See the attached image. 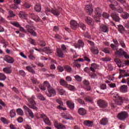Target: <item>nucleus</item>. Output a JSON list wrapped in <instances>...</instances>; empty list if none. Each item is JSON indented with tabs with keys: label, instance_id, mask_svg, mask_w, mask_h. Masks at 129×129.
<instances>
[{
	"label": "nucleus",
	"instance_id": "1",
	"mask_svg": "<svg viewBox=\"0 0 129 129\" xmlns=\"http://www.w3.org/2000/svg\"><path fill=\"white\" fill-rule=\"evenodd\" d=\"M35 99H36V97L35 96H32L30 98H28V103L27 104L28 106L30 107V108H32L34 109V110H38V108L37 107L36 102H35Z\"/></svg>",
	"mask_w": 129,
	"mask_h": 129
},
{
	"label": "nucleus",
	"instance_id": "2",
	"mask_svg": "<svg viewBox=\"0 0 129 129\" xmlns=\"http://www.w3.org/2000/svg\"><path fill=\"white\" fill-rule=\"evenodd\" d=\"M78 27H80L82 30L84 31L86 29V26H85V24L80 22L79 24L77 23V22L76 21H71V28L73 30H76Z\"/></svg>",
	"mask_w": 129,
	"mask_h": 129
},
{
	"label": "nucleus",
	"instance_id": "3",
	"mask_svg": "<svg viewBox=\"0 0 129 129\" xmlns=\"http://www.w3.org/2000/svg\"><path fill=\"white\" fill-rule=\"evenodd\" d=\"M95 15L94 16V19L97 22H99V18L101 17L102 15V10L100 8H96L95 9Z\"/></svg>",
	"mask_w": 129,
	"mask_h": 129
},
{
	"label": "nucleus",
	"instance_id": "4",
	"mask_svg": "<svg viewBox=\"0 0 129 129\" xmlns=\"http://www.w3.org/2000/svg\"><path fill=\"white\" fill-rule=\"evenodd\" d=\"M26 29L27 30L28 32L31 34L32 36H34V37H36L37 36V33L35 32L34 30H35V27H34L33 25H27L25 26Z\"/></svg>",
	"mask_w": 129,
	"mask_h": 129
},
{
	"label": "nucleus",
	"instance_id": "5",
	"mask_svg": "<svg viewBox=\"0 0 129 129\" xmlns=\"http://www.w3.org/2000/svg\"><path fill=\"white\" fill-rule=\"evenodd\" d=\"M116 55H118L119 57L124 56L126 59H129V56L126 52L123 51L122 48H120L119 50H117L115 52Z\"/></svg>",
	"mask_w": 129,
	"mask_h": 129
},
{
	"label": "nucleus",
	"instance_id": "6",
	"mask_svg": "<svg viewBox=\"0 0 129 129\" xmlns=\"http://www.w3.org/2000/svg\"><path fill=\"white\" fill-rule=\"evenodd\" d=\"M97 104L101 108H106L108 105L107 102L102 99L98 100Z\"/></svg>",
	"mask_w": 129,
	"mask_h": 129
},
{
	"label": "nucleus",
	"instance_id": "7",
	"mask_svg": "<svg viewBox=\"0 0 129 129\" xmlns=\"http://www.w3.org/2000/svg\"><path fill=\"white\" fill-rule=\"evenodd\" d=\"M40 118H43L44 122L48 125H51V121L49 119V118L46 116L45 114H40L39 115Z\"/></svg>",
	"mask_w": 129,
	"mask_h": 129
},
{
	"label": "nucleus",
	"instance_id": "8",
	"mask_svg": "<svg viewBox=\"0 0 129 129\" xmlns=\"http://www.w3.org/2000/svg\"><path fill=\"white\" fill-rule=\"evenodd\" d=\"M127 112L126 111H122L118 114L117 117L120 120H123V119H125V118L127 117Z\"/></svg>",
	"mask_w": 129,
	"mask_h": 129
},
{
	"label": "nucleus",
	"instance_id": "9",
	"mask_svg": "<svg viewBox=\"0 0 129 129\" xmlns=\"http://www.w3.org/2000/svg\"><path fill=\"white\" fill-rule=\"evenodd\" d=\"M110 16L115 22H120V18L119 17V15L116 12H113L111 13Z\"/></svg>",
	"mask_w": 129,
	"mask_h": 129
},
{
	"label": "nucleus",
	"instance_id": "10",
	"mask_svg": "<svg viewBox=\"0 0 129 129\" xmlns=\"http://www.w3.org/2000/svg\"><path fill=\"white\" fill-rule=\"evenodd\" d=\"M100 30L101 32H103V33H108V32H109L108 26L104 24L100 25Z\"/></svg>",
	"mask_w": 129,
	"mask_h": 129
},
{
	"label": "nucleus",
	"instance_id": "11",
	"mask_svg": "<svg viewBox=\"0 0 129 129\" xmlns=\"http://www.w3.org/2000/svg\"><path fill=\"white\" fill-rule=\"evenodd\" d=\"M74 46L78 49L83 48L84 47V42L81 40H79L78 43L74 44Z\"/></svg>",
	"mask_w": 129,
	"mask_h": 129
},
{
	"label": "nucleus",
	"instance_id": "12",
	"mask_svg": "<svg viewBox=\"0 0 129 129\" xmlns=\"http://www.w3.org/2000/svg\"><path fill=\"white\" fill-rule=\"evenodd\" d=\"M23 108L25 112H28L29 116L32 117V118H34V113H33V111H32V110H31L30 108H29V107H28L26 105H24L23 106Z\"/></svg>",
	"mask_w": 129,
	"mask_h": 129
},
{
	"label": "nucleus",
	"instance_id": "13",
	"mask_svg": "<svg viewBox=\"0 0 129 129\" xmlns=\"http://www.w3.org/2000/svg\"><path fill=\"white\" fill-rule=\"evenodd\" d=\"M49 94H47L48 97H52V96H55L56 95V91L53 88H49L48 90Z\"/></svg>",
	"mask_w": 129,
	"mask_h": 129
},
{
	"label": "nucleus",
	"instance_id": "14",
	"mask_svg": "<svg viewBox=\"0 0 129 129\" xmlns=\"http://www.w3.org/2000/svg\"><path fill=\"white\" fill-rule=\"evenodd\" d=\"M85 10L86 13H88V15H91V13H93V8H92V5H86Z\"/></svg>",
	"mask_w": 129,
	"mask_h": 129
},
{
	"label": "nucleus",
	"instance_id": "15",
	"mask_svg": "<svg viewBox=\"0 0 129 129\" xmlns=\"http://www.w3.org/2000/svg\"><path fill=\"white\" fill-rule=\"evenodd\" d=\"M29 15L30 18L33 20V21H35V22H40V17H39V16L33 13H30Z\"/></svg>",
	"mask_w": 129,
	"mask_h": 129
},
{
	"label": "nucleus",
	"instance_id": "16",
	"mask_svg": "<svg viewBox=\"0 0 129 129\" xmlns=\"http://www.w3.org/2000/svg\"><path fill=\"white\" fill-rule=\"evenodd\" d=\"M60 11L56 8L51 9V14H52L53 16H55V17H59V16H60Z\"/></svg>",
	"mask_w": 129,
	"mask_h": 129
},
{
	"label": "nucleus",
	"instance_id": "17",
	"mask_svg": "<svg viewBox=\"0 0 129 129\" xmlns=\"http://www.w3.org/2000/svg\"><path fill=\"white\" fill-rule=\"evenodd\" d=\"M124 100L127 101V99H125L124 98L119 97L117 100L115 101V103L117 105H121Z\"/></svg>",
	"mask_w": 129,
	"mask_h": 129
},
{
	"label": "nucleus",
	"instance_id": "18",
	"mask_svg": "<svg viewBox=\"0 0 129 129\" xmlns=\"http://www.w3.org/2000/svg\"><path fill=\"white\" fill-rule=\"evenodd\" d=\"M84 124L86 125V126L92 127V126H93V121L89 120H86L84 121Z\"/></svg>",
	"mask_w": 129,
	"mask_h": 129
},
{
	"label": "nucleus",
	"instance_id": "19",
	"mask_svg": "<svg viewBox=\"0 0 129 129\" xmlns=\"http://www.w3.org/2000/svg\"><path fill=\"white\" fill-rule=\"evenodd\" d=\"M56 52L57 56L60 58H63L64 57V52H63V50L61 48H57Z\"/></svg>",
	"mask_w": 129,
	"mask_h": 129
},
{
	"label": "nucleus",
	"instance_id": "20",
	"mask_svg": "<svg viewBox=\"0 0 129 129\" xmlns=\"http://www.w3.org/2000/svg\"><path fill=\"white\" fill-rule=\"evenodd\" d=\"M120 91L122 93H125L127 92V86L123 85L120 87Z\"/></svg>",
	"mask_w": 129,
	"mask_h": 129
},
{
	"label": "nucleus",
	"instance_id": "21",
	"mask_svg": "<svg viewBox=\"0 0 129 129\" xmlns=\"http://www.w3.org/2000/svg\"><path fill=\"white\" fill-rule=\"evenodd\" d=\"M98 68V65L96 63H92L90 67L91 71L93 72V73H95V69H97Z\"/></svg>",
	"mask_w": 129,
	"mask_h": 129
},
{
	"label": "nucleus",
	"instance_id": "22",
	"mask_svg": "<svg viewBox=\"0 0 129 129\" xmlns=\"http://www.w3.org/2000/svg\"><path fill=\"white\" fill-rule=\"evenodd\" d=\"M19 16L21 19H24L25 20H27L28 18V14L24 12H20Z\"/></svg>",
	"mask_w": 129,
	"mask_h": 129
},
{
	"label": "nucleus",
	"instance_id": "23",
	"mask_svg": "<svg viewBox=\"0 0 129 129\" xmlns=\"http://www.w3.org/2000/svg\"><path fill=\"white\" fill-rule=\"evenodd\" d=\"M78 113L80 115H85L87 113L86 110L83 108H80L78 109Z\"/></svg>",
	"mask_w": 129,
	"mask_h": 129
},
{
	"label": "nucleus",
	"instance_id": "24",
	"mask_svg": "<svg viewBox=\"0 0 129 129\" xmlns=\"http://www.w3.org/2000/svg\"><path fill=\"white\" fill-rule=\"evenodd\" d=\"M54 126L56 127V128L57 129H65L66 128V127L64 125L61 123H54Z\"/></svg>",
	"mask_w": 129,
	"mask_h": 129
},
{
	"label": "nucleus",
	"instance_id": "25",
	"mask_svg": "<svg viewBox=\"0 0 129 129\" xmlns=\"http://www.w3.org/2000/svg\"><path fill=\"white\" fill-rule=\"evenodd\" d=\"M5 61H7L8 63H14V59L13 58V57L9 56V55H6L5 56Z\"/></svg>",
	"mask_w": 129,
	"mask_h": 129
},
{
	"label": "nucleus",
	"instance_id": "26",
	"mask_svg": "<svg viewBox=\"0 0 129 129\" xmlns=\"http://www.w3.org/2000/svg\"><path fill=\"white\" fill-rule=\"evenodd\" d=\"M114 62H115V63L117 64L118 67H123V64L122 63V62H121V61H120V60H119V59L115 58L114 59Z\"/></svg>",
	"mask_w": 129,
	"mask_h": 129
},
{
	"label": "nucleus",
	"instance_id": "27",
	"mask_svg": "<svg viewBox=\"0 0 129 129\" xmlns=\"http://www.w3.org/2000/svg\"><path fill=\"white\" fill-rule=\"evenodd\" d=\"M67 104L69 107V108H70V109H74L75 106H74V103H73V102L71 101H67Z\"/></svg>",
	"mask_w": 129,
	"mask_h": 129
},
{
	"label": "nucleus",
	"instance_id": "28",
	"mask_svg": "<svg viewBox=\"0 0 129 129\" xmlns=\"http://www.w3.org/2000/svg\"><path fill=\"white\" fill-rule=\"evenodd\" d=\"M85 21L88 25H93V20L90 17H87Z\"/></svg>",
	"mask_w": 129,
	"mask_h": 129
},
{
	"label": "nucleus",
	"instance_id": "29",
	"mask_svg": "<svg viewBox=\"0 0 129 129\" xmlns=\"http://www.w3.org/2000/svg\"><path fill=\"white\" fill-rule=\"evenodd\" d=\"M44 51L46 53V54H52L53 53V50L50 49V47H46L44 48Z\"/></svg>",
	"mask_w": 129,
	"mask_h": 129
},
{
	"label": "nucleus",
	"instance_id": "30",
	"mask_svg": "<svg viewBox=\"0 0 129 129\" xmlns=\"http://www.w3.org/2000/svg\"><path fill=\"white\" fill-rule=\"evenodd\" d=\"M118 31L121 33V34H122L124 31H125V29L123 27V26L121 25H118Z\"/></svg>",
	"mask_w": 129,
	"mask_h": 129
},
{
	"label": "nucleus",
	"instance_id": "31",
	"mask_svg": "<svg viewBox=\"0 0 129 129\" xmlns=\"http://www.w3.org/2000/svg\"><path fill=\"white\" fill-rule=\"evenodd\" d=\"M107 122H108V120L106 118H103L100 120V124L102 125H106V124H107Z\"/></svg>",
	"mask_w": 129,
	"mask_h": 129
},
{
	"label": "nucleus",
	"instance_id": "32",
	"mask_svg": "<svg viewBox=\"0 0 129 129\" xmlns=\"http://www.w3.org/2000/svg\"><path fill=\"white\" fill-rule=\"evenodd\" d=\"M59 83L60 85H62L64 87H67V86H68V84L67 83V82L63 79H60Z\"/></svg>",
	"mask_w": 129,
	"mask_h": 129
},
{
	"label": "nucleus",
	"instance_id": "33",
	"mask_svg": "<svg viewBox=\"0 0 129 129\" xmlns=\"http://www.w3.org/2000/svg\"><path fill=\"white\" fill-rule=\"evenodd\" d=\"M121 17L122 18V19L126 20L129 18V14L126 12H123L121 15Z\"/></svg>",
	"mask_w": 129,
	"mask_h": 129
},
{
	"label": "nucleus",
	"instance_id": "34",
	"mask_svg": "<svg viewBox=\"0 0 129 129\" xmlns=\"http://www.w3.org/2000/svg\"><path fill=\"white\" fill-rule=\"evenodd\" d=\"M63 117L66 119H73V117L68 113L63 114Z\"/></svg>",
	"mask_w": 129,
	"mask_h": 129
},
{
	"label": "nucleus",
	"instance_id": "35",
	"mask_svg": "<svg viewBox=\"0 0 129 129\" xmlns=\"http://www.w3.org/2000/svg\"><path fill=\"white\" fill-rule=\"evenodd\" d=\"M26 69L29 72H30V73H32V74H35V71L33 69V68H32V67L27 66L26 67Z\"/></svg>",
	"mask_w": 129,
	"mask_h": 129
},
{
	"label": "nucleus",
	"instance_id": "36",
	"mask_svg": "<svg viewBox=\"0 0 129 129\" xmlns=\"http://www.w3.org/2000/svg\"><path fill=\"white\" fill-rule=\"evenodd\" d=\"M3 71L7 74H11L12 69H11L10 68H5L3 69Z\"/></svg>",
	"mask_w": 129,
	"mask_h": 129
},
{
	"label": "nucleus",
	"instance_id": "37",
	"mask_svg": "<svg viewBox=\"0 0 129 129\" xmlns=\"http://www.w3.org/2000/svg\"><path fill=\"white\" fill-rule=\"evenodd\" d=\"M44 10L46 16H49V15H50L49 13H52V9H50L48 7H45Z\"/></svg>",
	"mask_w": 129,
	"mask_h": 129
},
{
	"label": "nucleus",
	"instance_id": "38",
	"mask_svg": "<svg viewBox=\"0 0 129 129\" xmlns=\"http://www.w3.org/2000/svg\"><path fill=\"white\" fill-rule=\"evenodd\" d=\"M118 41L119 42L120 45H121L122 48H125V43H124V41H123L122 39H119Z\"/></svg>",
	"mask_w": 129,
	"mask_h": 129
},
{
	"label": "nucleus",
	"instance_id": "39",
	"mask_svg": "<svg viewBox=\"0 0 129 129\" xmlns=\"http://www.w3.org/2000/svg\"><path fill=\"white\" fill-rule=\"evenodd\" d=\"M84 100H85V101H87L88 102H92V97L89 96H87V97H85L84 98Z\"/></svg>",
	"mask_w": 129,
	"mask_h": 129
},
{
	"label": "nucleus",
	"instance_id": "40",
	"mask_svg": "<svg viewBox=\"0 0 129 129\" xmlns=\"http://www.w3.org/2000/svg\"><path fill=\"white\" fill-rule=\"evenodd\" d=\"M91 50L92 53L95 55H97L98 54V53H99V51L97 48H92L91 49Z\"/></svg>",
	"mask_w": 129,
	"mask_h": 129
},
{
	"label": "nucleus",
	"instance_id": "41",
	"mask_svg": "<svg viewBox=\"0 0 129 129\" xmlns=\"http://www.w3.org/2000/svg\"><path fill=\"white\" fill-rule=\"evenodd\" d=\"M17 28H19V30L20 31H21V32H24V33H27V31H25V29L22 27L18 22L17 23Z\"/></svg>",
	"mask_w": 129,
	"mask_h": 129
},
{
	"label": "nucleus",
	"instance_id": "42",
	"mask_svg": "<svg viewBox=\"0 0 129 129\" xmlns=\"http://www.w3.org/2000/svg\"><path fill=\"white\" fill-rule=\"evenodd\" d=\"M34 10L36 11V12H41V5H35L34 7Z\"/></svg>",
	"mask_w": 129,
	"mask_h": 129
},
{
	"label": "nucleus",
	"instance_id": "43",
	"mask_svg": "<svg viewBox=\"0 0 129 129\" xmlns=\"http://www.w3.org/2000/svg\"><path fill=\"white\" fill-rule=\"evenodd\" d=\"M7 79L6 75L3 73H0V81H4Z\"/></svg>",
	"mask_w": 129,
	"mask_h": 129
},
{
	"label": "nucleus",
	"instance_id": "44",
	"mask_svg": "<svg viewBox=\"0 0 129 129\" xmlns=\"http://www.w3.org/2000/svg\"><path fill=\"white\" fill-rule=\"evenodd\" d=\"M43 86H44L45 88H47L48 90L51 87L50 84H49V82L47 81H45L44 82Z\"/></svg>",
	"mask_w": 129,
	"mask_h": 129
},
{
	"label": "nucleus",
	"instance_id": "45",
	"mask_svg": "<svg viewBox=\"0 0 129 129\" xmlns=\"http://www.w3.org/2000/svg\"><path fill=\"white\" fill-rule=\"evenodd\" d=\"M58 91L60 95H64V94H65V90L62 88H59Z\"/></svg>",
	"mask_w": 129,
	"mask_h": 129
},
{
	"label": "nucleus",
	"instance_id": "46",
	"mask_svg": "<svg viewBox=\"0 0 129 129\" xmlns=\"http://www.w3.org/2000/svg\"><path fill=\"white\" fill-rule=\"evenodd\" d=\"M17 112L19 115H23L24 114V111L21 108H18L17 109Z\"/></svg>",
	"mask_w": 129,
	"mask_h": 129
},
{
	"label": "nucleus",
	"instance_id": "47",
	"mask_svg": "<svg viewBox=\"0 0 129 129\" xmlns=\"http://www.w3.org/2000/svg\"><path fill=\"white\" fill-rule=\"evenodd\" d=\"M76 101H78V102H79V103H80V104H85V102L84 101V100L81 99L80 98H78V99H76Z\"/></svg>",
	"mask_w": 129,
	"mask_h": 129
},
{
	"label": "nucleus",
	"instance_id": "48",
	"mask_svg": "<svg viewBox=\"0 0 129 129\" xmlns=\"http://www.w3.org/2000/svg\"><path fill=\"white\" fill-rule=\"evenodd\" d=\"M102 17L103 18H104V19H108V18H109V17L110 16H109V14H108V13L104 12L102 14Z\"/></svg>",
	"mask_w": 129,
	"mask_h": 129
},
{
	"label": "nucleus",
	"instance_id": "49",
	"mask_svg": "<svg viewBox=\"0 0 129 129\" xmlns=\"http://www.w3.org/2000/svg\"><path fill=\"white\" fill-rule=\"evenodd\" d=\"M67 87H68V89H69V90H71L72 91H73V90H74L75 89V87H74V86H72L71 85H68Z\"/></svg>",
	"mask_w": 129,
	"mask_h": 129
},
{
	"label": "nucleus",
	"instance_id": "50",
	"mask_svg": "<svg viewBox=\"0 0 129 129\" xmlns=\"http://www.w3.org/2000/svg\"><path fill=\"white\" fill-rule=\"evenodd\" d=\"M37 96L39 99H40V100H42V101L45 100V98L43 97V95L42 94L39 93L37 94Z\"/></svg>",
	"mask_w": 129,
	"mask_h": 129
},
{
	"label": "nucleus",
	"instance_id": "51",
	"mask_svg": "<svg viewBox=\"0 0 129 129\" xmlns=\"http://www.w3.org/2000/svg\"><path fill=\"white\" fill-rule=\"evenodd\" d=\"M10 116L11 117H15L16 116V112L14 110L10 111Z\"/></svg>",
	"mask_w": 129,
	"mask_h": 129
},
{
	"label": "nucleus",
	"instance_id": "52",
	"mask_svg": "<svg viewBox=\"0 0 129 129\" xmlns=\"http://www.w3.org/2000/svg\"><path fill=\"white\" fill-rule=\"evenodd\" d=\"M61 48L62 51H63L64 52H67V47L66 45H65V44H62L61 45Z\"/></svg>",
	"mask_w": 129,
	"mask_h": 129
},
{
	"label": "nucleus",
	"instance_id": "53",
	"mask_svg": "<svg viewBox=\"0 0 129 129\" xmlns=\"http://www.w3.org/2000/svg\"><path fill=\"white\" fill-rule=\"evenodd\" d=\"M75 78L76 80H77L79 82H80L81 81V80H82V78L78 75L75 76Z\"/></svg>",
	"mask_w": 129,
	"mask_h": 129
},
{
	"label": "nucleus",
	"instance_id": "54",
	"mask_svg": "<svg viewBox=\"0 0 129 129\" xmlns=\"http://www.w3.org/2000/svg\"><path fill=\"white\" fill-rule=\"evenodd\" d=\"M102 51L104 52L106 54H109L110 52L109 51V48H105L102 49Z\"/></svg>",
	"mask_w": 129,
	"mask_h": 129
},
{
	"label": "nucleus",
	"instance_id": "55",
	"mask_svg": "<svg viewBox=\"0 0 129 129\" xmlns=\"http://www.w3.org/2000/svg\"><path fill=\"white\" fill-rule=\"evenodd\" d=\"M112 97H114V98H117V99H118L120 97H119V95H118L117 93H113L112 94Z\"/></svg>",
	"mask_w": 129,
	"mask_h": 129
},
{
	"label": "nucleus",
	"instance_id": "56",
	"mask_svg": "<svg viewBox=\"0 0 129 129\" xmlns=\"http://www.w3.org/2000/svg\"><path fill=\"white\" fill-rule=\"evenodd\" d=\"M31 80L33 84H37V83H38V81H37V79L35 78H31Z\"/></svg>",
	"mask_w": 129,
	"mask_h": 129
},
{
	"label": "nucleus",
	"instance_id": "57",
	"mask_svg": "<svg viewBox=\"0 0 129 129\" xmlns=\"http://www.w3.org/2000/svg\"><path fill=\"white\" fill-rule=\"evenodd\" d=\"M9 14L10 16H8V18H12L13 17H15L16 15L14 14V12L12 11H9Z\"/></svg>",
	"mask_w": 129,
	"mask_h": 129
},
{
	"label": "nucleus",
	"instance_id": "58",
	"mask_svg": "<svg viewBox=\"0 0 129 129\" xmlns=\"http://www.w3.org/2000/svg\"><path fill=\"white\" fill-rule=\"evenodd\" d=\"M19 74L22 76V77H24V76H26V73H25V71L23 70H20L19 71Z\"/></svg>",
	"mask_w": 129,
	"mask_h": 129
},
{
	"label": "nucleus",
	"instance_id": "59",
	"mask_svg": "<svg viewBox=\"0 0 129 129\" xmlns=\"http://www.w3.org/2000/svg\"><path fill=\"white\" fill-rule=\"evenodd\" d=\"M1 120L2 122H4V123H8V119L5 117H1Z\"/></svg>",
	"mask_w": 129,
	"mask_h": 129
},
{
	"label": "nucleus",
	"instance_id": "60",
	"mask_svg": "<svg viewBox=\"0 0 129 129\" xmlns=\"http://www.w3.org/2000/svg\"><path fill=\"white\" fill-rule=\"evenodd\" d=\"M28 58H29V59L30 60H35L36 59V57L33 55V54L31 53L29 56H28Z\"/></svg>",
	"mask_w": 129,
	"mask_h": 129
},
{
	"label": "nucleus",
	"instance_id": "61",
	"mask_svg": "<svg viewBox=\"0 0 129 129\" xmlns=\"http://www.w3.org/2000/svg\"><path fill=\"white\" fill-rule=\"evenodd\" d=\"M89 76H90V77L93 79H95V77H96L97 75L95 73H93V74H90Z\"/></svg>",
	"mask_w": 129,
	"mask_h": 129
},
{
	"label": "nucleus",
	"instance_id": "62",
	"mask_svg": "<svg viewBox=\"0 0 129 129\" xmlns=\"http://www.w3.org/2000/svg\"><path fill=\"white\" fill-rule=\"evenodd\" d=\"M64 69L68 71V72H70L72 70V69L68 66L65 67Z\"/></svg>",
	"mask_w": 129,
	"mask_h": 129
},
{
	"label": "nucleus",
	"instance_id": "63",
	"mask_svg": "<svg viewBox=\"0 0 129 129\" xmlns=\"http://www.w3.org/2000/svg\"><path fill=\"white\" fill-rule=\"evenodd\" d=\"M102 61H110V58H109V57L107 56L106 57H104L102 58Z\"/></svg>",
	"mask_w": 129,
	"mask_h": 129
},
{
	"label": "nucleus",
	"instance_id": "64",
	"mask_svg": "<svg viewBox=\"0 0 129 129\" xmlns=\"http://www.w3.org/2000/svg\"><path fill=\"white\" fill-rule=\"evenodd\" d=\"M119 72L120 74L123 75V76H124V74H125V70L120 69Z\"/></svg>",
	"mask_w": 129,
	"mask_h": 129
}]
</instances>
